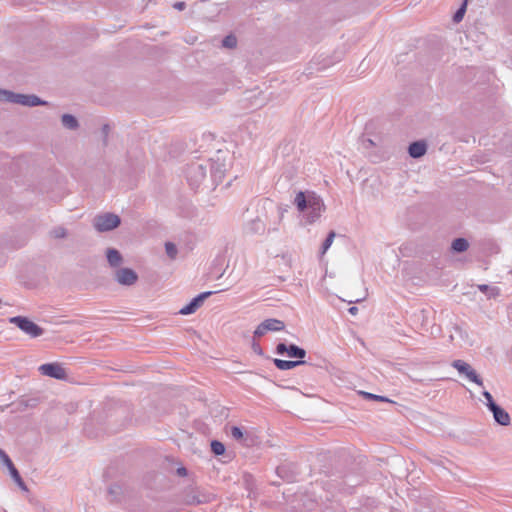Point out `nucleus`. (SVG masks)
<instances>
[{
    "label": "nucleus",
    "instance_id": "obj_9",
    "mask_svg": "<svg viewBox=\"0 0 512 512\" xmlns=\"http://www.w3.org/2000/svg\"><path fill=\"white\" fill-rule=\"evenodd\" d=\"M285 328L283 321L275 318H269L261 322L254 331V338H259L269 331H282Z\"/></svg>",
    "mask_w": 512,
    "mask_h": 512
},
{
    "label": "nucleus",
    "instance_id": "obj_27",
    "mask_svg": "<svg viewBox=\"0 0 512 512\" xmlns=\"http://www.w3.org/2000/svg\"><path fill=\"white\" fill-rule=\"evenodd\" d=\"M276 472L280 478H282L288 482H291L294 480V476L289 473L286 465L278 466L276 469Z\"/></svg>",
    "mask_w": 512,
    "mask_h": 512
},
{
    "label": "nucleus",
    "instance_id": "obj_15",
    "mask_svg": "<svg viewBox=\"0 0 512 512\" xmlns=\"http://www.w3.org/2000/svg\"><path fill=\"white\" fill-rule=\"evenodd\" d=\"M427 143L424 140L414 141L408 146V154L411 158L419 159L427 152Z\"/></svg>",
    "mask_w": 512,
    "mask_h": 512
},
{
    "label": "nucleus",
    "instance_id": "obj_28",
    "mask_svg": "<svg viewBox=\"0 0 512 512\" xmlns=\"http://www.w3.org/2000/svg\"><path fill=\"white\" fill-rule=\"evenodd\" d=\"M466 9H467V0H465L460 5V7L456 10V12L454 13V15L452 17L453 22H455V23L461 22L463 17H464V15H465Z\"/></svg>",
    "mask_w": 512,
    "mask_h": 512
},
{
    "label": "nucleus",
    "instance_id": "obj_14",
    "mask_svg": "<svg viewBox=\"0 0 512 512\" xmlns=\"http://www.w3.org/2000/svg\"><path fill=\"white\" fill-rule=\"evenodd\" d=\"M39 399L36 397L23 396L18 401L12 403L10 406L13 407L12 411H25L28 408H34L38 405Z\"/></svg>",
    "mask_w": 512,
    "mask_h": 512
},
{
    "label": "nucleus",
    "instance_id": "obj_31",
    "mask_svg": "<svg viewBox=\"0 0 512 512\" xmlns=\"http://www.w3.org/2000/svg\"><path fill=\"white\" fill-rule=\"evenodd\" d=\"M222 46L229 49L235 48L237 46V38L232 34L225 36L222 40Z\"/></svg>",
    "mask_w": 512,
    "mask_h": 512
},
{
    "label": "nucleus",
    "instance_id": "obj_4",
    "mask_svg": "<svg viewBox=\"0 0 512 512\" xmlns=\"http://www.w3.org/2000/svg\"><path fill=\"white\" fill-rule=\"evenodd\" d=\"M121 224V218L114 213H104L95 216L93 226L98 232H108L116 229Z\"/></svg>",
    "mask_w": 512,
    "mask_h": 512
},
{
    "label": "nucleus",
    "instance_id": "obj_13",
    "mask_svg": "<svg viewBox=\"0 0 512 512\" xmlns=\"http://www.w3.org/2000/svg\"><path fill=\"white\" fill-rule=\"evenodd\" d=\"M17 104L26 107L46 106L49 103L34 94L19 93Z\"/></svg>",
    "mask_w": 512,
    "mask_h": 512
},
{
    "label": "nucleus",
    "instance_id": "obj_26",
    "mask_svg": "<svg viewBox=\"0 0 512 512\" xmlns=\"http://www.w3.org/2000/svg\"><path fill=\"white\" fill-rule=\"evenodd\" d=\"M478 289L488 295V297H495L499 294V288L498 287H491L487 284H480L478 285Z\"/></svg>",
    "mask_w": 512,
    "mask_h": 512
},
{
    "label": "nucleus",
    "instance_id": "obj_38",
    "mask_svg": "<svg viewBox=\"0 0 512 512\" xmlns=\"http://www.w3.org/2000/svg\"><path fill=\"white\" fill-rule=\"evenodd\" d=\"M173 7L179 11H183L185 8H186V3L185 2H176L174 3Z\"/></svg>",
    "mask_w": 512,
    "mask_h": 512
},
{
    "label": "nucleus",
    "instance_id": "obj_20",
    "mask_svg": "<svg viewBox=\"0 0 512 512\" xmlns=\"http://www.w3.org/2000/svg\"><path fill=\"white\" fill-rule=\"evenodd\" d=\"M247 231L252 234H263L265 232V224L257 217L248 223Z\"/></svg>",
    "mask_w": 512,
    "mask_h": 512
},
{
    "label": "nucleus",
    "instance_id": "obj_40",
    "mask_svg": "<svg viewBox=\"0 0 512 512\" xmlns=\"http://www.w3.org/2000/svg\"><path fill=\"white\" fill-rule=\"evenodd\" d=\"M348 312L351 314V315H356L358 313V308L356 306H352L348 309Z\"/></svg>",
    "mask_w": 512,
    "mask_h": 512
},
{
    "label": "nucleus",
    "instance_id": "obj_5",
    "mask_svg": "<svg viewBox=\"0 0 512 512\" xmlns=\"http://www.w3.org/2000/svg\"><path fill=\"white\" fill-rule=\"evenodd\" d=\"M210 177L212 182V188L214 189L217 185H219L225 175L227 170L225 159L221 158L220 151L218 152L215 159H209V167Z\"/></svg>",
    "mask_w": 512,
    "mask_h": 512
},
{
    "label": "nucleus",
    "instance_id": "obj_7",
    "mask_svg": "<svg viewBox=\"0 0 512 512\" xmlns=\"http://www.w3.org/2000/svg\"><path fill=\"white\" fill-rule=\"evenodd\" d=\"M39 372L50 378L57 380H65L67 378V372L63 366L58 362L45 363L39 366Z\"/></svg>",
    "mask_w": 512,
    "mask_h": 512
},
{
    "label": "nucleus",
    "instance_id": "obj_32",
    "mask_svg": "<svg viewBox=\"0 0 512 512\" xmlns=\"http://www.w3.org/2000/svg\"><path fill=\"white\" fill-rule=\"evenodd\" d=\"M0 458L3 461L4 465L8 468V470H11V468L15 467L10 457L2 449H0Z\"/></svg>",
    "mask_w": 512,
    "mask_h": 512
},
{
    "label": "nucleus",
    "instance_id": "obj_34",
    "mask_svg": "<svg viewBox=\"0 0 512 512\" xmlns=\"http://www.w3.org/2000/svg\"><path fill=\"white\" fill-rule=\"evenodd\" d=\"M54 238L60 239L67 235V230L64 227H57L52 232Z\"/></svg>",
    "mask_w": 512,
    "mask_h": 512
},
{
    "label": "nucleus",
    "instance_id": "obj_22",
    "mask_svg": "<svg viewBox=\"0 0 512 512\" xmlns=\"http://www.w3.org/2000/svg\"><path fill=\"white\" fill-rule=\"evenodd\" d=\"M19 93L0 89V101L17 104Z\"/></svg>",
    "mask_w": 512,
    "mask_h": 512
},
{
    "label": "nucleus",
    "instance_id": "obj_29",
    "mask_svg": "<svg viewBox=\"0 0 512 512\" xmlns=\"http://www.w3.org/2000/svg\"><path fill=\"white\" fill-rule=\"evenodd\" d=\"M335 236H336V233L333 230H331L327 234V237L325 238V240L323 241L322 246H321V253L322 254H325L327 252V250L330 248V246L333 243V240H334Z\"/></svg>",
    "mask_w": 512,
    "mask_h": 512
},
{
    "label": "nucleus",
    "instance_id": "obj_10",
    "mask_svg": "<svg viewBox=\"0 0 512 512\" xmlns=\"http://www.w3.org/2000/svg\"><path fill=\"white\" fill-rule=\"evenodd\" d=\"M138 274L131 268H118L114 273V279L122 286H132L138 281Z\"/></svg>",
    "mask_w": 512,
    "mask_h": 512
},
{
    "label": "nucleus",
    "instance_id": "obj_17",
    "mask_svg": "<svg viewBox=\"0 0 512 512\" xmlns=\"http://www.w3.org/2000/svg\"><path fill=\"white\" fill-rule=\"evenodd\" d=\"M274 365L282 371L291 370L297 366L306 364L305 360H282L278 358H274L273 360Z\"/></svg>",
    "mask_w": 512,
    "mask_h": 512
},
{
    "label": "nucleus",
    "instance_id": "obj_19",
    "mask_svg": "<svg viewBox=\"0 0 512 512\" xmlns=\"http://www.w3.org/2000/svg\"><path fill=\"white\" fill-rule=\"evenodd\" d=\"M468 248H469L468 240L463 237H458L452 241L450 249L453 253L460 254V253L467 251Z\"/></svg>",
    "mask_w": 512,
    "mask_h": 512
},
{
    "label": "nucleus",
    "instance_id": "obj_6",
    "mask_svg": "<svg viewBox=\"0 0 512 512\" xmlns=\"http://www.w3.org/2000/svg\"><path fill=\"white\" fill-rule=\"evenodd\" d=\"M275 353L278 355H287L288 357L295 358L296 360H303L307 355V352L304 348L294 343L287 345L284 342H279L276 345Z\"/></svg>",
    "mask_w": 512,
    "mask_h": 512
},
{
    "label": "nucleus",
    "instance_id": "obj_42",
    "mask_svg": "<svg viewBox=\"0 0 512 512\" xmlns=\"http://www.w3.org/2000/svg\"><path fill=\"white\" fill-rule=\"evenodd\" d=\"M367 141L369 142L370 145H374L372 140L368 139Z\"/></svg>",
    "mask_w": 512,
    "mask_h": 512
},
{
    "label": "nucleus",
    "instance_id": "obj_11",
    "mask_svg": "<svg viewBox=\"0 0 512 512\" xmlns=\"http://www.w3.org/2000/svg\"><path fill=\"white\" fill-rule=\"evenodd\" d=\"M214 293L215 292L213 291H206L198 294L187 305L180 309L179 314L190 315L195 313L197 309H199L203 305L204 301Z\"/></svg>",
    "mask_w": 512,
    "mask_h": 512
},
{
    "label": "nucleus",
    "instance_id": "obj_36",
    "mask_svg": "<svg viewBox=\"0 0 512 512\" xmlns=\"http://www.w3.org/2000/svg\"><path fill=\"white\" fill-rule=\"evenodd\" d=\"M252 350L256 354H258L260 356H264V353H263V350H262L260 344L258 342H256L255 340H253V342H252Z\"/></svg>",
    "mask_w": 512,
    "mask_h": 512
},
{
    "label": "nucleus",
    "instance_id": "obj_21",
    "mask_svg": "<svg viewBox=\"0 0 512 512\" xmlns=\"http://www.w3.org/2000/svg\"><path fill=\"white\" fill-rule=\"evenodd\" d=\"M61 123L64 128L69 130H76L79 127L78 119L72 114H63L61 116Z\"/></svg>",
    "mask_w": 512,
    "mask_h": 512
},
{
    "label": "nucleus",
    "instance_id": "obj_41",
    "mask_svg": "<svg viewBox=\"0 0 512 512\" xmlns=\"http://www.w3.org/2000/svg\"><path fill=\"white\" fill-rule=\"evenodd\" d=\"M364 299H365V296L362 297V298L351 299V300H349V303H358V302H361Z\"/></svg>",
    "mask_w": 512,
    "mask_h": 512
},
{
    "label": "nucleus",
    "instance_id": "obj_3",
    "mask_svg": "<svg viewBox=\"0 0 512 512\" xmlns=\"http://www.w3.org/2000/svg\"><path fill=\"white\" fill-rule=\"evenodd\" d=\"M9 322L32 338H37L44 334V329L26 316L11 317Z\"/></svg>",
    "mask_w": 512,
    "mask_h": 512
},
{
    "label": "nucleus",
    "instance_id": "obj_16",
    "mask_svg": "<svg viewBox=\"0 0 512 512\" xmlns=\"http://www.w3.org/2000/svg\"><path fill=\"white\" fill-rule=\"evenodd\" d=\"M489 411L492 412L493 418L495 422L501 426H508L510 424L511 418L509 413L504 410L500 405H496Z\"/></svg>",
    "mask_w": 512,
    "mask_h": 512
},
{
    "label": "nucleus",
    "instance_id": "obj_23",
    "mask_svg": "<svg viewBox=\"0 0 512 512\" xmlns=\"http://www.w3.org/2000/svg\"><path fill=\"white\" fill-rule=\"evenodd\" d=\"M9 473H10V476L11 478L15 481V483L17 484V486L24 492H28V487L27 485L25 484V482L23 481L19 471L17 470L16 467L14 468H11V470H9Z\"/></svg>",
    "mask_w": 512,
    "mask_h": 512
},
{
    "label": "nucleus",
    "instance_id": "obj_30",
    "mask_svg": "<svg viewBox=\"0 0 512 512\" xmlns=\"http://www.w3.org/2000/svg\"><path fill=\"white\" fill-rule=\"evenodd\" d=\"M165 251H166L167 256L170 259L174 260L177 257L178 249L173 242L165 243Z\"/></svg>",
    "mask_w": 512,
    "mask_h": 512
},
{
    "label": "nucleus",
    "instance_id": "obj_8",
    "mask_svg": "<svg viewBox=\"0 0 512 512\" xmlns=\"http://www.w3.org/2000/svg\"><path fill=\"white\" fill-rule=\"evenodd\" d=\"M452 367L455 368L460 374L465 375L471 382L477 384L478 386H483L482 378L467 362L459 359L454 360L452 362Z\"/></svg>",
    "mask_w": 512,
    "mask_h": 512
},
{
    "label": "nucleus",
    "instance_id": "obj_25",
    "mask_svg": "<svg viewBox=\"0 0 512 512\" xmlns=\"http://www.w3.org/2000/svg\"><path fill=\"white\" fill-rule=\"evenodd\" d=\"M211 452L216 456H221L225 453V445L218 441L212 440L210 443Z\"/></svg>",
    "mask_w": 512,
    "mask_h": 512
},
{
    "label": "nucleus",
    "instance_id": "obj_35",
    "mask_svg": "<svg viewBox=\"0 0 512 512\" xmlns=\"http://www.w3.org/2000/svg\"><path fill=\"white\" fill-rule=\"evenodd\" d=\"M108 494L111 497V501L116 500L118 495L120 494V487L117 485L110 486L108 489Z\"/></svg>",
    "mask_w": 512,
    "mask_h": 512
},
{
    "label": "nucleus",
    "instance_id": "obj_18",
    "mask_svg": "<svg viewBox=\"0 0 512 512\" xmlns=\"http://www.w3.org/2000/svg\"><path fill=\"white\" fill-rule=\"evenodd\" d=\"M106 257L111 267H118L123 261L121 253L115 248H108L106 251Z\"/></svg>",
    "mask_w": 512,
    "mask_h": 512
},
{
    "label": "nucleus",
    "instance_id": "obj_33",
    "mask_svg": "<svg viewBox=\"0 0 512 512\" xmlns=\"http://www.w3.org/2000/svg\"><path fill=\"white\" fill-rule=\"evenodd\" d=\"M482 395L484 396V398L486 399V406L487 408L490 410L492 409L493 407H495L496 405H498L494 399H493V396L491 395L490 392L488 391H483Z\"/></svg>",
    "mask_w": 512,
    "mask_h": 512
},
{
    "label": "nucleus",
    "instance_id": "obj_12",
    "mask_svg": "<svg viewBox=\"0 0 512 512\" xmlns=\"http://www.w3.org/2000/svg\"><path fill=\"white\" fill-rule=\"evenodd\" d=\"M230 434L234 440L245 446L249 447L254 444L253 436L242 427L232 426L230 429Z\"/></svg>",
    "mask_w": 512,
    "mask_h": 512
},
{
    "label": "nucleus",
    "instance_id": "obj_43",
    "mask_svg": "<svg viewBox=\"0 0 512 512\" xmlns=\"http://www.w3.org/2000/svg\"><path fill=\"white\" fill-rule=\"evenodd\" d=\"M43 512H50V511L44 508V509H43Z\"/></svg>",
    "mask_w": 512,
    "mask_h": 512
},
{
    "label": "nucleus",
    "instance_id": "obj_24",
    "mask_svg": "<svg viewBox=\"0 0 512 512\" xmlns=\"http://www.w3.org/2000/svg\"><path fill=\"white\" fill-rule=\"evenodd\" d=\"M359 394L366 400H374V401L392 403V401L385 396L376 395V394L365 392V391H360Z\"/></svg>",
    "mask_w": 512,
    "mask_h": 512
},
{
    "label": "nucleus",
    "instance_id": "obj_2",
    "mask_svg": "<svg viewBox=\"0 0 512 512\" xmlns=\"http://www.w3.org/2000/svg\"><path fill=\"white\" fill-rule=\"evenodd\" d=\"M209 167V160H203L201 162H192L187 165L186 178L189 185L193 189H197L206 180V175Z\"/></svg>",
    "mask_w": 512,
    "mask_h": 512
},
{
    "label": "nucleus",
    "instance_id": "obj_39",
    "mask_svg": "<svg viewBox=\"0 0 512 512\" xmlns=\"http://www.w3.org/2000/svg\"><path fill=\"white\" fill-rule=\"evenodd\" d=\"M177 474L180 476H186L187 475V469L185 467H180L177 469Z\"/></svg>",
    "mask_w": 512,
    "mask_h": 512
},
{
    "label": "nucleus",
    "instance_id": "obj_1",
    "mask_svg": "<svg viewBox=\"0 0 512 512\" xmlns=\"http://www.w3.org/2000/svg\"><path fill=\"white\" fill-rule=\"evenodd\" d=\"M294 204L299 212H306L304 217L308 224L314 223L325 209L323 200L314 192L310 191H299L294 199Z\"/></svg>",
    "mask_w": 512,
    "mask_h": 512
},
{
    "label": "nucleus",
    "instance_id": "obj_37",
    "mask_svg": "<svg viewBox=\"0 0 512 512\" xmlns=\"http://www.w3.org/2000/svg\"><path fill=\"white\" fill-rule=\"evenodd\" d=\"M110 132V126L108 124H104L102 126V134H103V142H104V145H107V138H108V134Z\"/></svg>",
    "mask_w": 512,
    "mask_h": 512
}]
</instances>
